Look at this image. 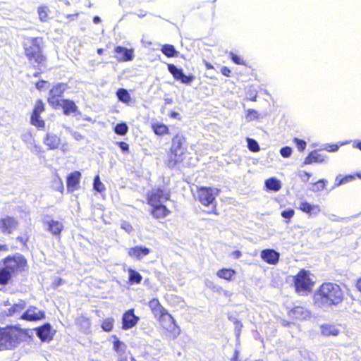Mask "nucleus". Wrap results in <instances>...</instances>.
Masks as SVG:
<instances>
[{
  "mask_svg": "<svg viewBox=\"0 0 361 361\" xmlns=\"http://www.w3.org/2000/svg\"><path fill=\"white\" fill-rule=\"evenodd\" d=\"M59 106L62 107L63 113L67 116L71 114H75L78 111L77 105L73 101L70 99H62Z\"/></svg>",
  "mask_w": 361,
  "mask_h": 361,
  "instance_id": "cd10ccee",
  "label": "nucleus"
},
{
  "mask_svg": "<svg viewBox=\"0 0 361 361\" xmlns=\"http://www.w3.org/2000/svg\"><path fill=\"white\" fill-rule=\"evenodd\" d=\"M18 226L19 221L15 216L6 215L0 218V233L4 235L13 234Z\"/></svg>",
  "mask_w": 361,
  "mask_h": 361,
  "instance_id": "ddd939ff",
  "label": "nucleus"
},
{
  "mask_svg": "<svg viewBox=\"0 0 361 361\" xmlns=\"http://www.w3.org/2000/svg\"><path fill=\"white\" fill-rule=\"evenodd\" d=\"M139 320V317L135 314V310L129 309L122 315V329L124 330L132 329L137 325Z\"/></svg>",
  "mask_w": 361,
  "mask_h": 361,
  "instance_id": "f3484780",
  "label": "nucleus"
},
{
  "mask_svg": "<svg viewBox=\"0 0 361 361\" xmlns=\"http://www.w3.org/2000/svg\"><path fill=\"white\" fill-rule=\"evenodd\" d=\"M161 53L168 58L178 56L179 51L175 49V47L170 44H164L161 47Z\"/></svg>",
  "mask_w": 361,
  "mask_h": 361,
  "instance_id": "2f4dec72",
  "label": "nucleus"
},
{
  "mask_svg": "<svg viewBox=\"0 0 361 361\" xmlns=\"http://www.w3.org/2000/svg\"><path fill=\"white\" fill-rule=\"evenodd\" d=\"M288 316L290 321L287 322L283 320L282 324L283 326H288L295 321L305 319L307 316V311L306 308L302 306H295L288 311Z\"/></svg>",
  "mask_w": 361,
  "mask_h": 361,
  "instance_id": "dca6fc26",
  "label": "nucleus"
},
{
  "mask_svg": "<svg viewBox=\"0 0 361 361\" xmlns=\"http://www.w3.org/2000/svg\"><path fill=\"white\" fill-rule=\"evenodd\" d=\"M295 214V211L293 209H288L286 210H283L281 212V216L284 219H290L293 217Z\"/></svg>",
  "mask_w": 361,
  "mask_h": 361,
  "instance_id": "09e8293b",
  "label": "nucleus"
},
{
  "mask_svg": "<svg viewBox=\"0 0 361 361\" xmlns=\"http://www.w3.org/2000/svg\"><path fill=\"white\" fill-rule=\"evenodd\" d=\"M265 187L267 190L277 192L281 188V181L275 177L267 179L264 182Z\"/></svg>",
  "mask_w": 361,
  "mask_h": 361,
  "instance_id": "7c9ffc66",
  "label": "nucleus"
},
{
  "mask_svg": "<svg viewBox=\"0 0 361 361\" xmlns=\"http://www.w3.org/2000/svg\"><path fill=\"white\" fill-rule=\"evenodd\" d=\"M326 160V157L319 154L317 150L310 152L304 160V164L309 165L313 163H322Z\"/></svg>",
  "mask_w": 361,
  "mask_h": 361,
  "instance_id": "bb28decb",
  "label": "nucleus"
},
{
  "mask_svg": "<svg viewBox=\"0 0 361 361\" xmlns=\"http://www.w3.org/2000/svg\"><path fill=\"white\" fill-rule=\"evenodd\" d=\"M94 189L97 192H102L105 190L104 185L101 182L99 176H96L93 183Z\"/></svg>",
  "mask_w": 361,
  "mask_h": 361,
  "instance_id": "37998d69",
  "label": "nucleus"
},
{
  "mask_svg": "<svg viewBox=\"0 0 361 361\" xmlns=\"http://www.w3.org/2000/svg\"><path fill=\"white\" fill-rule=\"evenodd\" d=\"M114 326V319L112 317L104 319L102 322L101 327L103 331L110 332L113 330Z\"/></svg>",
  "mask_w": 361,
  "mask_h": 361,
  "instance_id": "4c0bfd02",
  "label": "nucleus"
},
{
  "mask_svg": "<svg viewBox=\"0 0 361 361\" xmlns=\"http://www.w3.org/2000/svg\"><path fill=\"white\" fill-rule=\"evenodd\" d=\"M231 255L234 258L238 259L242 256V252L240 250H235L231 253Z\"/></svg>",
  "mask_w": 361,
  "mask_h": 361,
  "instance_id": "4d7b16f0",
  "label": "nucleus"
},
{
  "mask_svg": "<svg viewBox=\"0 0 361 361\" xmlns=\"http://www.w3.org/2000/svg\"><path fill=\"white\" fill-rule=\"evenodd\" d=\"M54 184V189L56 191L59 192L60 193L63 194L64 192V186L62 179L56 176L54 180H53Z\"/></svg>",
  "mask_w": 361,
  "mask_h": 361,
  "instance_id": "ea45409f",
  "label": "nucleus"
},
{
  "mask_svg": "<svg viewBox=\"0 0 361 361\" xmlns=\"http://www.w3.org/2000/svg\"><path fill=\"white\" fill-rule=\"evenodd\" d=\"M128 273V283L130 284H139L141 283L142 277L139 272L134 269H129Z\"/></svg>",
  "mask_w": 361,
  "mask_h": 361,
  "instance_id": "f704fd0d",
  "label": "nucleus"
},
{
  "mask_svg": "<svg viewBox=\"0 0 361 361\" xmlns=\"http://www.w3.org/2000/svg\"><path fill=\"white\" fill-rule=\"evenodd\" d=\"M150 252V250L143 246H135L128 249V254L130 257L137 259H141Z\"/></svg>",
  "mask_w": 361,
  "mask_h": 361,
  "instance_id": "5701e85b",
  "label": "nucleus"
},
{
  "mask_svg": "<svg viewBox=\"0 0 361 361\" xmlns=\"http://www.w3.org/2000/svg\"><path fill=\"white\" fill-rule=\"evenodd\" d=\"M231 59L232 60V61L233 63H235V64H238V65H245V61L239 56H238L237 54L233 53V52H231L230 53V55H229Z\"/></svg>",
  "mask_w": 361,
  "mask_h": 361,
  "instance_id": "de8ad7c7",
  "label": "nucleus"
},
{
  "mask_svg": "<svg viewBox=\"0 0 361 361\" xmlns=\"http://www.w3.org/2000/svg\"><path fill=\"white\" fill-rule=\"evenodd\" d=\"M238 358H239V352L238 350H235L232 357L230 359V361H238Z\"/></svg>",
  "mask_w": 361,
  "mask_h": 361,
  "instance_id": "6e6d98bb",
  "label": "nucleus"
},
{
  "mask_svg": "<svg viewBox=\"0 0 361 361\" xmlns=\"http://www.w3.org/2000/svg\"><path fill=\"white\" fill-rule=\"evenodd\" d=\"M321 333L325 336H337L339 330L334 325L324 324L321 326Z\"/></svg>",
  "mask_w": 361,
  "mask_h": 361,
  "instance_id": "473e14b6",
  "label": "nucleus"
},
{
  "mask_svg": "<svg viewBox=\"0 0 361 361\" xmlns=\"http://www.w3.org/2000/svg\"><path fill=\"white\" fill-rule=\"evenodd\" d=\"M44 310L38 309L36 306L30 305L21 314L20 319L27 322H37L45 319Z\"/></svg>",
  "mask_w": 361,
  "mask_h": 361,
  "instance_id": "4468645a",
  "label": "nucleus"
},
{
  "mask_svg": "<svg viewBox=\"0 0 361 361\" xmlns=\"http://www.w3.org/2000/svg\"><path fill=\"white\" fill-rule=\"evenodd\" d=\"M78 15H79L78 13H76L75 14H68V15L66 16V18L68 19H73L74 17H78Z\"/></svg>",
  "mask_w": 361,
  "mask_h": 361,
  "instance_id": "e2e57ef3",
  "label": "nucleus"
},
{
  "mask_svg": "<svg viewBox=\"0 0 361 361\" xmlns=\"http://www.w3.org/2000/svg\"><path fill=\"white\" fill-rule=\"evenodd\" d=\"M314 283L310 271L305 269H301L293 279L295 291L300 295H307L310 293Z\"/></svg>",
  "mask_w": 361,
  "mask_h": 361,
  "instance_id": "423d86ee",
  "label": "nucleus"
},
{
  "mask_svg": "<svg viewBox=\"0 0 361 361\" xmlns=\"http://www.w3.org/2000/svg\"><path fill=\"white\" fill-rule=\"evenodd\" d=\"M93 22L95 24H99L101 22V19H100V18L99 16H95L93 17Z\"/></svg>",
  "mask_w": 361,
  "mask_h": 361,
  "instance_id": "680f3d73",
  "label": "nucleus"
},
{
  "mask_svg": "<svg viewBox=\"0 0 361 361\" xmlns=\"http://www.w3.org/2000/svg\"><path fill=\"white\" fill-rule=\"evenodd\" d=\"M204 65H205L206 68L208 70L214 68V66L209 62H207V61L204 62Z\"/></svg>",
  "mask_w": 361,
  "mask_h": 361,
  "instance_id": "0e129e2a",
  "label": "nucleus"
},
{
  "mask_svg": "<svg viewBox=\"0 0 361 361\" xmlns=\"http://www.w3.org/2000/svg\"><path fill=\"white\" fill-rule=\"evenodd\" d=\"M343 300V291L341 286L332 282L322 283L315 290L313 301L319 307H331Z\"/></svg>",
  "mask_w": 361,
  "mask_h": 361,
  "instance_id": "f03ea898",
  "label": "nucleus"
},
{
  "mask_svg": "<svg viewBox=\"0 0 361 361\" xmlns=\"http://www.w3.org/2000/svg\"><path fill=\"white\" fill-rule=\"evenodd\" d=\"M50 10L47 6H40L37 8L39 19L41 22H47L49 19Z\"/></svg>",
  "mask_w": 361,
  "mask_h": 361,
  "instance_id": "c9c22d12",
  "label": "nucleus"
},
{
  "mask_svg": "<svg viewBox=\"0 0 361 361\" xmlns=\"http://www.w3.org/2000/svg\"><path fill=\"white\" fill-rule=\"evenodd\" d=\"M97 52L99 55H102L104 54V49L102 48H99L97 49Z\"/></svg>",
  "mask_w": 361,
  "mask_h": 361,
  "instance_id": "338daca9",
  "label": "nucleus"
},
{
  "mask_svg": "<svg viewBox=\"0 0 361 361\" xmlns=\"http://www.w3.org/2000/svg\"><path fill=\"white\" fill-rule=\"evenodd\" d=\"M114 51V57L118 62L132 61L134 56V50L133 49H127L122 46H116Z\"/></svg>",
  "mask_w": 361,
  "mask_h": 361,
  "instance_id": "a211bd4d",
  "label": "nucleus"
},
{
  "mask_svg": "<svg viewBox=\"0 0 361 361\" xmlns=\"http://www.w3.org/2000/svg\"><path fill=\"white\" fill-rule=\"evenodd\" d=\"M27 268V261L23 255L6 256L0 262V285L8 284L14 274L25 271Z\"/></svg>",
  "mask_w": 361,
  "mask_h": 361,
  "instance_id": "39448f33",
  "label": "nucleus"
},
{
  "mask_svg": "<svg viewBox=\"0 0 361 361\" xmlns=\"http://www.w3.org/2000/svg\"><path fill=\"white\" fill-rule=\"evenodd\" d=\"M51 331V326L49 323H46L36 329L37 335L42 341L51 339L52 335Z\"/></svg>",
  "mask_w": 361,
  "mask_h": 361,
  "instance_id": "b1692460",
  "label": "nucleus"
},
{
  "mask_svg": "<svg viewBox=\"0 0 361 361\" xmlns=\"http://www.w3.org/2000/svg\"><path fill=\"white\" fill-rule=\"evenodd\" d=\"M221 73L226 77H230L231 74V71L227 66H222L221 68Z\"/></svg>",
  "mask_w": 361,
  "mask_h": 361,
  "instance_id": "5fc2aeb1",
  "label": "nucleus"
},
{
  "mask_svg": "<svg viewBox=\"0 0 361 361\" xmlns=\"http://www.w3.org/2000/svg\"><path fill=\"white\" fill-rule=\"evenodd\" d=\"M178 113L176 112V111H172L169 114V116L171 118H177L178 116Z\"/></svg>",
  "mask_w": 361,
  "mask_h": 361,
  "instance_id": "69168bd1",
  "label": "nucleus"
},
{
  "mask_svg": "<svg viewBox=\"0 0 361 361\" xmlns=\"http://www.w3.org/2000/svg\"><path fill=\"white\" fill-rule=\"evenodd\" d=\"M18 344V337L11 329L0 328V351L13 349Z\"/></svg>",
  "mask_w": 361,
  "mask_h": 361,
  "instance_id": "1a4fd4ad",
  "label": "nucleus"
},
{
  "mask_svg": "<svg viewBox=\"0 0 361 361\" xmlns=\"http://www.w3.org/2000/svg\"><path fill=\"white\" fill-rule=\"evenodd\" d=\"M45 42L42 37H29L23 43V51L25 57L44 50Z\"/></svg>",
  "mask_w": 361,
  "mask_h": 361,
  "instance_id": "f8f14e48",
  "label": "nucleus"
},
{
  "mask_svg": "<svg viewBox=\"0 0 361 361\" xmlns=\"http://www.w3.org/2000/svg\"><path fill=\"white\" fill-rule=\"evenodd\" d=\"M281 155L284 158L289 157L292 154V149L290 147H283L280 149Z\"/></svg>",
  "mask_w": 361,
  "mask_h": 361,
  "instance_id": "8fccbe9b",
  "label": "nucleus"
},
{
  "mask_svg": "<svg viewBox=\"0 0 361 361\" xmlns=\"http://www.w3.org/2000/svg\"><path fill=\"white\" fill-rule=\"evenodd\" d=\"M247 147L250 151L252 152H258L260 150V147L257 142L252 138H247Z\"/></svg>",
  "mask_w": 361,
  "mask_h": 361,
  "instance_id": "a19ab883",
  "label": "nucleus"
},
{
  "mask_svg": "<svg viewBox=\"0 0 361 361\" xmlns=\"http://www.w3.org/2000/svg\"><path fill=\"white\" fill-rule=\"evenodd\" d=\"M338 145L337 144L326 145L324 147V149L328 152H336L338 149Z\"/></svg>",
  "mask_w": 361,
  "mask_h": 361,
  "instance_id": "603ef678",
  "label": "nucleus"
},
{
  "mask_svg": "<svg viewBox=\"0 0 361 361\" xmlns=\"http://www.w3.org/2000/svg\"><path fill=\"white\" fill-rule=\"evenodd\" d=\"M220 190L211 187H198L196 193L194 195L195 200L200 202L203 206L208 207L215 202L216 197L219 195Z\"/></svg>",
  "mask_w": 361,
  "mask_h": 361,
  "instance_id": "0eeeda50",
  "label": "nucleus"
},
{
  "mask_svg": "<svg viewBox=\"0 0 361 361\" xmlns=\"http://www.w3.org/2000/svg\"><path fill=\"white\" fill-rule=\"evenodd\" d=\"M16 240L20 243L23 246L27 247V243L30 240V235L28 233L25 232L21 235L16 237Z\"/></svg>",
  "mask_w": 361,
  "mask_h": 361,
  "instance_id": "79ce46f5",
  "label": "nucleus"
},
{
  "mask_svg": "<svg viewBox=\"0 0 361 361\" xmlns=\"http://www.w3.org/2000/svg\"><path fill=\"white\" fill-rule=\"evenodd\" d=\"M151 128L154 133L159 137L169 135L170 133L168 126L161 123H154L151 125Z\"/></svg>",
  "mask_w": 361,
  "mask_h": 361,
  "instance_id": "c85d7f7f",
  "label": "nucleus"
},
{
  "mask_svg": "<svg viewBox=\"0 0 361 361\" xmlns=\"http://www.w3.org/2000/svg\"><path fill=\"white\" fill-rule=\"evenodd\" d=\"M310 176H311V174L307 171H303L302 174L301 175V177L305 178L306 180H309Z\"/></svg>",
  "mask_w": 361,
  "mask_h": 361,
  "instance_id": "052dcab7",
  "label": "nucleus"
},
{
  "mask_svg": "<svg viewBox=\"0 0 361 361\" xmlns=\"http://www.w3.org/2000/svg\"><path fill=\"white\" fill-rule=\"evenodd\" d=\"M187 137L182 133H176L171 138V145L167 152V163L169 167L180 164L189 165L188 157L190 154L188 149Z\"/></svg>",
  "mask_w": 361,
  "mask_h": 361,
  "instance_id": "20e7f679",
  "label": "nucleus"
},
{
  "mask_svg": "<svg viewBox=\"0 0 361 361\" xmlns=\"http://www.w3.org/2000/svg\"><path fill=\"white\" fill-rule=\"evenodd\" d=\"M68 88L67 83L59 82L52 86L49 92L47 102L54 109H57L61 104L60 98Z\"/></svg>",
  "mask_w": 361,
  "mask_h": 361,
  "instance_id": "9d476101",
  "label": "nucleus"
},
{
  "mask_svg": "<svg viewBox=\"0 0 361 361\" xmlns=\"http://www.w3.org/2000/svg\"><path fill=\"white\" fill-rule=\"evenodd\" d=\"M8 246L6 244H0V252H7Z\"/></svg>",
  "mask_w": 361,
  "mask_h": 361,
  "instance_id": "13d9d810",
  "label": "nucleus"
},
{
  "mask_svg": "<svg viewBox=\"0 0 361 361\" xmlns=\"http://www.w3.org/2000/svg\"><path fill=\"white\" fill-rule=\"evenodd\" d=\"M167 69L174 80L180 81L181 83L188 85L195 80L194 75L191 74L188 75H185L183 69L178 68L174 64L169 63Z\"/></svg>",
  "mask_w": 361,
  "mask_h": 361,
  "instance_id": "2eb2a0df",
  "label": "nucleus"
},
{
  "mask_svg": "<svg viewBox=\"0 0 361 361\" xmlns=\"http://www.w3.org/2000/svg\"><path fill=\"white\" fill-rule=\"evenodd\" d=\"M279 256V253L273 249H264L260 253L262 260L271 265H275L278 263Z\"/></svg>",
  "mask_w": 361,
  "mask_h": 361,
  "instance_id": "aec40b11",
  "label": "nucleus"
},
{
  "mask_svg": "<svg viewBox=\"0 0 361 361\" xmlns=\"http://www.w3.org/2000/svg\"><path fill=\"white\" fill-rule=\"evenodd\" d=\"M81 178V173L74 171L69 173L66 178V187L69 192H73L79 188Z\"/></svg>",
  "mask_w": 361,
  "mask_h": 361,
  "instance_id": "6ab92c4d",
  "label": "nucleus"
},
{
  "mask_svg": "<svg viewBox=\"0 0 361 361\" xmlns=\"http://www.w3.org/2000/svg\"><path fill=\"white\" fill-rule=\"evenodd\" d=\"M116 96L121 102L126 104H129L131 100L130 95L128 90L123 88H120L117 90Z\"/></svg>",
  "mask_w": 361,
  "mask_h": 361,
  "instance_id": "e433bc0d",
  "label": "nucleus"
},
{
  "mask_svg": "<svg viewBox=\"0 0 361 361\" xmlns=\"http://www.w3.org/2000/svg\"><path fill=\"white\" fill-rule=\"evenodd\" d=\"M355 286L361 293V276L356 281Z\"/></svg>",
  "mask_w": 361,
  "mask_h": 361,
  "instance_id": "bf43d9fd",
  "label": "nucleus"
},
{
  "mask_svg": "<svg viewBox=\"0 0 361 361\" xmlns=\"http://www.w3.org/2000/svg\"><path fill=\"white\" fill-rule=\"evenodd\" d=\"M47 84V81L44 80H40L35 83V87L38 90L41 91L45 87Z\"/></svg>",
  "mask_w": 361,
  "mask_h": 361,
  "instance_id": "3c124183",
  "label": "nucleus"
},
{
  "mask_svg": "<svg viewBox=\"0 0 361 361\" xmlns=\"http://www.w3.org/2000/svg\"><path fill=\"white\" fill-rule=\"evenodd\" d=\"M298 209L310 216L317 215L321 212V207L319 204H312L306 200L300 203Z\"/></svg>",
  "mask_w": 361,
  "mask_h": 361,
  "instance_id": "412c9836",
  "label": "nucleus"
},
{
  "mask_svg": "<svg viewBox=\"0 0 361 361\" xmlns=\"http://www.w3.org/2000/svg\"><path fill=\"white\" fill-rule=\"evenodd\" d=\"M114 132L119 135H124L128 133V125L124 123H117L114 127Z\"/></svg>",
  "mask_w": 361,
  "mask_h": 361,
  "instance_id": "58836bf2",
  "label": "nucleus"
},
{
  "mask_svg": "<svg viewBox=\"0 0 361 361\" xmlns=\"http://www.w3.org/2000/svg\"><path fill=\"white\" fill-rule=\"evenodd\" d=\"M26 307V302L23 300H19L18 302L14 303L11 307L7 310V316H13L16 314L21 312Z\"/></svg>",
  "mask_w": 361,
  "mask_h": 361,
  "instance_id": "c756f323",
  "label": "nucleus"
},
{
  "mask_svg": "<svg viewBox=\"0 0 361 361\" xmlns=\"http://www.w3.org/2000/svg\"><path fill=\"white\" fill-rule=\"evenodd\" d=\"M216 275L221 279L231 281L235 279L236 271L231 268H221L216 271Z\"/></svg>",
  "mask_w": 361,
  "mask_h": 361,
  "instance_id": "a878e982",
  "label": "nucleus"
},
{
  "mask_svg": "<svg viewBox=\"0 0 361 361\" xmlns=\"http://www.w3.org/2000/svg\"><path fill=\"white\" fill-rule=\"evenodd\" d=\"M148 307L166 334L170 338H176L180 334V329L174 317L163 307L159 300L156 298H152L148 302Z\"/></svg>",
  "mask_w": 361,
  "mask_h": 361,
  "instance_id": "7ed1b4c3",
  "label": "nucleus"
},
{
  "mask_svg": "<svg viewBox=\"0 0 361 361\" xmlns=\"http://www.w3.org/2000/svg\"><path fill=\"white\" fill-rule=\"evenodd\" d=\"M293 142L295 144L299 151L302 152L305 149L307 143L305 140L295 137L293 139Z\"/></svg>",
  "mask_w": 361,
  "mask_h": 361,
  "instance_id": "49530a36",
  "label": "nucleus"
},
{
  "mask_svg": "<svg viewBox=\"0 0 361 361\" xmlns=\"http://www.w3.org/2000/svg\"><path fill=\"white\" fill-rule=\"evenodd\" d=\"M31 67L37 70V72L34 73L35 77H39L43 73L47 68L48 57L44 50H42L32 55L27 56L26 57Z\"/></svg>",
  "mask_w": 361,
  "mask_h": 361,
  "instance_id": "6e6552de",
  "label": "nucleus"
},
{
  "mask_svg": "<svg viewBox=\"0 0 361 361\" xmlns=\"http://www.w3.org/2000/svg\"><path fill=\"white\" fill-rule=\"evenodd\" d=\"M117 145L121 149L123 152H128L129 150V145L128 143L123 141L118 142Z\"/></svg>",
  "mask_w": 361,
  "mask_h": 361,
  "instance_id": "864d4df0",
  "label": "nucleus"
},
{
  "mask_svg": "<svg viewBox=\"0 0 361 361\" xmlns=\"http://www.w3.org/2000/svg\"><path fill=\"white\" fill-rule=\"evenodd\" d=\"M210 213H213V214H218L216 212V203L214 204L213 209H212V211Z\"/></svg>",
  "mask_w": 361,
  "mask_h": 361,
  "instance_id": "774afa93",
  "label": "nucleus"
},
{
  "mask_svg": "<svg viewBox=\"0 0 361 361\" xmlns=\"http://www.w3.org/2000/svg\"><path fill=\"white\" fill-rule=\"evenodd\" d=\"M353 178V176H350V175L345 176L343 177L337 176L336 178L335 187H338L343 183H345L351 180Z\"/></svg>",
  "mask_w": 361,
  "mask_h": 361,
  "instance_id": "c03bdc74",
  "label": "nucleus"
},
{
  "mask_svg": "<svg viewBox=\"0 0 361 361\" xmlns=\"http://www.w3.org/2000/svg\"><path fill=\"white\" fill-rule=\"evenodd\" d=\"M46 224L48 231L56 236H59L64 228L63 223L59 221L51 219L47 221Z\"/></svg>",
  "mask_w": 361,
  "mask_h": 361,
  "instance_id": "393cba45",
  "label": "nucleus"
},
{
  "mask_svg": "<svg viewBox=\"0 0 361 361\" xmlns=\"http://www.w3.org/2000/svg\"><path fill=\"white\" fill-rule=\"evenodd\" d=\"M111 338L114 339L113 350L118 353L124 352L126 348L125 343L121 341L116 335H112Z\"/></svg>",
  "mask_w": 361,
  "mask_h": 361,
  "instance_id": "72a5a7b5",
  "label": "nucleus"
},
{
  "mask_svg": "<svg viewBox=\"0 0 361 361\" xmlns=\"http://www.w3.org/2000/svg\"><path fill=\"white\" fill-rule=\"evenodd\" d=\"M327 184V181L324 179H320L318 181L313 183L314 191H321L325 189Z\"/></svg>",
  "mask_w": 361,
  "mask_h": 361,
  "instance_id": "a18cd8bd",
  "label": "nucleus"
},
{
  "mask_svg": "<svg viewBox=\"0 0 361 361\" xmlns=\"http://www.w3.org/2000/svg\"><path fill=\"white\" fill-rule=\"evenodd\" d=\"M46 110V105L42 99L36 100L30 114V123L37 128H44L45 127L44 121L41 118L40 114Z\"/></svg>",
  "mask_w": 361,
  "mask_h": 361,
  "instance_id": "9b49d317",
  "label": "nucleus"
},
{
  "mask_svg": "<svg viewBox=\"0 0 361 361\" xmlns=\"http://www.w3.org/2000/svg\"><path fill=\"white\" fill-rule=\"evenodd\" d=\"M171 196V190L161 187H157L147 194V204L150 207L149 214L154 219H164L171 214V209L163 204L169 201Z\"/></svg>",
  "mask_w": 361,
  "mask_h": 361,
  "instance_id": "f257e3e1",
  "label": "nucleus"
},
{
  "mask_svg": "<svg viewBox=\"0 0 361 361\" xmlns=\"http://www.w3.org/2000/svg\"><path fill=\"white\" fill-rule=\"evenodd\" d=\"M43 142L49 149L53 150L59 147L61 139L56 134L47 133L44 137Z\"/></svg>",
  "mask_w": 361,
  "mask_h": 361,
  "instance_id": "4be33fe9",
  "label": "nucleus"
}]
</instances>
